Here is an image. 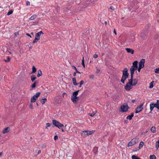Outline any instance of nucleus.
<instances>
[{"mask_svg": "<svg viewBox=\"0 0 159 159\" xmlns=\"http://www.w3.org/2000/svg\"><path fill=\"white\" fill-rule=\"evenodd\" d=\"M138 63V61H135L133 62L132 66L130 69L131 77H132V78L133 77V74L134 71L137 69Z\"/></svg>", "mask_w": 159, "mask_h": 159, "instance_id": "f257e3e1", "label": "nucleus"}, {"mask_svg": "<svg viewBox=\"0 0 159 159\" xmlns=\"http://www.w3.org/2000/svg\"><path fill=\"white\" fill-rule=\"evenodd\" d=\"M129 74L128 73V70L127 68H125L123 71V75L121 80V82L123 84L125 83V80L128 78Z\"/></svg>", "mask_w": 159, "mask_h": 159, "instance_id": "f03ea898", "label": "nucleus"}, {"mask_svg": "<svg viewBox=\"0 0 159 159\" xmlns=\"http://www.w3.org/2000/svg\"><path fill=\"white\" fill-rule=\"evenodd\" d=\"M129 81L127 83L132 86L136 85L137 83V80L135 79H133V77H131V79L129 80Z\"/></svg>", "mask_w": 159, "mask_h": 159, "instance_id": "7ed1b4c3", "label": "nucleus"}, {"mask_svg": "<svg viewBox=\"0 0 159 159\" xmlns=\"http://www.w3.org/2000/svg\"><path fill=\"white\" fill-rule=\"evenodd\" d=\"M40 94V92H38L34 95L31 98V102H35L37 98L39 96Z\"/></svg>", "mask_w": 159, "mask_h": 159, "instance_id": "20e7f679", "label": "nucleus"}, {"mask_svg": "<svg viewBox=\"0 0 159 159\" xmlns=\"http://www.w3.org/2000/svg\"><path fill=\"white\" fill-rule=\"evenodd\" d=\"M137 139L134 138L132 139L128 144V146H132L136 143Z\"/></svg>", "mask_w": 159, "mask_h": 159, "instance_id": "39448f33", "label": "nucleus"}, {"mask_svg": "<svg viewBox=\"0 0 159 159\" xmlns=\"http://www.w3.org/2000/svg\"><path fill=\"white\" fill-rule=\"evenodd\" d=\"M145 60L144 59H141L139 63V67L141 68H143L144 66V63H145Z\"/></svg>", "mask_w": 159, "mask_h": 159, "instance_id": "423d86ee", "label": "nucleus"}, {"mask_svg": "<svg viewBox=\"0 0 159 159\" xmlns=\"http://www.w3.org/2000/svg\"><path fill=\"white\" fill-rule=\"evenodd\" d=\"M43 33L42 31L37 33L35 35V38L37 39L38 40L40 39V37L41 34H43Z\"/></svg>", "mask_w": 159, "mask_h": 159, "instance_id": "0eeeda50", "label": "nucleus"}, {"mask_svg": "<svg viewBox=\"0 0 159 159\" xmlns=\"http://www.w3.org/2000/svg\"><path fill=\"white\" fill-rule=\"evenodd\" d=\"M125 49L128 53H131L132 54H133L134 53V50L131 48H125Z\"/></svg>", "mask_w": 159, "mask_h": 159, "instance_id": "6e6552de", "label": "nucleus"}, {"mask_svg": "<svg viewBox=\"0 0 159 159\" xmlns=\"http://www.w3.org/2000/svg\"><path fill=\"white\" fill-rule=\"evenodd\" d=\"M71 100L74 103H76L78 100V97H71Z\"/></svg>", "mask_w": 159, "mask_h": 159, "instance_id": "1a4fd4ad", "label": "nucleus"}, {"mask_svg": "<svg viewBox=\"0 0 159 159\" xmlns=\"http://www.w3.org/2000/svg\"><path fill=\"white\" fill-rule=\"evenodd\" d=\"M132 88V87L128 83L125 86V89L127 91H129Z\"/></svg>", "mask_w": 159, "mask_h": 159, "instance_id": "9d476101", "label": "nucleus"}, {"mask_svg": "<svg viewBox=\"0 0 159 159\" xmlns=\"http://www.w3.org/2000/svg\"><path fill=\"white\" fill-rule=\"evenodd\" d=\"M10 130V128L9 127H7L4 129L2 132L3 134H5L9 132Z\"/></svg>", "mask_w": 159, "mask_h": 159, "instance_id": "9b49d317", "label": "nucleus"}, {"mask_svg": "<svg viewBox=\"0 0 159 159\" xmlns=\"http://www.w3.org/2000/svg\"><path fill=\"white\" fill-rule=\"evenodd\" d=\"M52 123L53 125H55L56 127H57L59 124L60 122L55 120H52Z\"/></svg>", "mask_w": 159, "mask_h": 159, "instance_id": "f8f14e48", "label": "nucleus"}, {"mask_svg": "<svg viewBox=\"0 0 159 159\" xmlns=\"http://www.w3.org/2000/svg\"><path fill=\"white\" fill-rule=\"evenodd\" d=\"M155 107L159 109V100H157L156 103H154Z\"/></svg>", "mask_w": 159, "mask_h": 159, "instance_id": "ddd939ff", "label": "nucleus"}, {"mask_svg": "<svg viewBox=\"0 0 159 159\" xmlns=\"http://www.w3.org/2000/svg\"><path fill=\"white\" fill-rule=\"evenodd\" d=\"M79 91V90H78L72 93V96L71 97H78L77 96L78 94Z\"/></svg>", "mask_w": 159, "mask_h": 159, "instance_id": "4468645a", "label": "nucleus"}, {"mask_svg": "<svg viewBox=\"0 0 159 159\" xmlns=\"http://www.w3.org/2000/svg\"><path fill=\"white\" fill-rule=\"evenodd\" d=\"M97 112V111L96 110L95 111L92 112V113L90 112L88 113V115L91 116L93 117Z\"/></svg>", "mask_w": 159, "mask_h": 159, "instance_id": "2eb2a0df", "label": "nucleus"}, {"mask_svg": "<svg viewBox=\"0 0 159 159\" xmlns=\"http://www.w3.org/2000/svg\"><path fill=\"white\" fill-rule=\"evenodd\" d=\"M128 108L127 105L125 104L121 106L120 109H128Z\"/></svg>", "mask_w": 159, "mask_h": 159, "instance_id": "dca6fc26", "label": "nucleus"}, {"mask_svg": "<svg viewBox=\"0 0 159 159\" xmlns=\"http://www.w3.org/2000/svg\"><path fill=\"white\" fill-rule=\"evenodd\" d=\"M134 113H132L131 115H129L128 116H127L126 117V119H129V120H131L132 118V117H133V116H134Z\"/></svg>", "mask_w": 159, "mask_h": 159, "instance_id": "f3484780", "label": "nucleus"}, {"mask_svg": "<svg viewBox=\"0 0 159 159\" xmlns=\"http://www.w3.org/2000/svg\"><path fill=\"white\" fill-rule=\"evenodd\" d=\"M98 148L97 147H95L93 148V151L95 154H97L98 152Z\"/></svg>", "mask_w": 159, "mask_h": 159, "instance_id": "a211bd4d", "label": "nucleus"}, {"mask_svg": "<svg viewBox=\"0 0 159 159\" xmlns=\"http://www.w3.org/2000/svg\"><path fill=\"white\" fill-rule=\"evenodd\" d=\"M88 134L87 130L84 131L81 134L82 136H83L84 137H85Z\"/></svg>", "mask_w": 159, "mask_h": 159, "instance_id": "6ab92c4d", "label": "nucleus"}, {"mask_svg": "<svg viewBox=\"0 0 159 159\" xmlns=\"http://www.w3.org/2000/svg\"><path fill=\"white\" fill-rule=\"evenodd\" d=\"M72 80L73 82V84L74 85H78V84L76 83V80L75 78H73L72 79Z\"/></svg>", "mask_w": 159, "mask_h": 159, "instance_id": "aec40b11", "label": "nucleus"}, {"mask_svg": "<svg viewBox=\"0 0 159 159\" xmlns=\"http://www.w3.org/2000/svg\"><path fill=\"white\" fill-rule=\"evenodd\" d=\"M152 132L155 133L156 132V128L154 126L152 127L151 129Z\"/></svg>", "mask_w": 159, "mask_h": 159, "instance_id": "412c9836", "label": "nucleus"}, {"mask_svg": "<svg viewBox=\"0 0 159 159\" xmlns=\"http://www.w3.org/2000/svg\"><path fill=\"white\" fill-rule=\"evenodd\" d=\"M87 136L91 135L94 132V130H92V131H89V130H87Z\"/></svg>", "mask_w": 159, "mask_h": 159, "instance_id": "4be33fe9", "label": "nucleus"}, {"mask_svg": "<svg viewBox=\"0 0 159 159\" xmlns=\"http://www.w3.org/2000/svg\"><path fill=\"white\" fill-rule=\"evenodd\" d=\"M47 101V99L46 98L42 99L41 100V102L42 104H44L45 102Z\"/></svg>", "mask_w": 159, "mask_h": 159, "instance_id": "5701e85b", "label": "nucleus"}, {"mask_svg": "<svg viewBox=\"0 0 159 159\" xmlns=\"http://www.w3.org/2000/svg\"><path fill=\"white\" fill-rule=\"evenodd\" d=\"M150 109H153L155 107H154L155 106H154V103H153V102L151 103L150 104Z\"/></svg>", "mask_w": 159, "mask_h": 159, "instance_id": "b1692460", "label": "nucleus"}, {"mask_svg": "<svg viewBox=\"0 0 159 159\" xmlns=\"http://www.w3.org/2000/svg\"><path fill=\"white\" fill-rule=\"evenodd\" d=\"M37 17V16L35 15H34L31 16L30 18V20H33L36 18Z\"/></svg>", "mask_w": 159, "mask_h": 159, "instance_id": "393cba45", "label": "nucleus"}, {"mask_svg": "<svg viewBox=\"0 0 159 159\" xmlns=\"http://www.w3.org/2000/svg\"><path fill=\"white\" fill-rule=\"evenodd\" d=\"M143 141H141L139 144V149H140L141 148H142L143 145Z\"/></svg>", "mask_w": 159, "mask_h": 159, "instance_id": "a878e982", "label": "nucleus"}, {"mask_svg": "<svg viewBox=\"0 0 159 159\" xmlns=\"http://www.w3.org/2000/svg\"><path fill=\"white\" fill-rule=\"evenodd\" d=\"M131 158L132 159H141L140 158L136 156L135 155L132 156Z\"/></svg>", "mask_w": 159, "mask_h": 159, "instance_id": "bb28decb", "label": "nucleus"}, {"mask_svg": "<svg viewBox=\"0 0 159 159\" xmlns=\"http://www.w3.org/2000/svg\"><path fill=\"white\" fill-rule=\"evenodd\" d=\"M64 127V125L61 123H60L57 126V127L60 129H61V128L62 127Z\"/></svg>", "mask_w": 159, "mask_h": 159, "instance_id": "cd10ccee", "label": "nucleus"}, {"mask_svg": "<svg viewBox=\"0 0 159 159\" xmlns=\"http://www.w3.org/2000/svg\"><path fill=\"white\" fill-rule=\"evenodd\" d=\"M38 74L37 75V76L38 77H39L40 76H41L42 75V72L40 70H38Z\"/></svg>", "mask_w": 159, "mask_h": 159, "instance_id": "c85d7f7f", "label": "nucleus"}, {"mask_svg": "<svg viewBox=\"0 0 159 159\" xmlns=\"http://www.w3.org/2000/svg\"><path fill=\"white\" fill-rule=\"evenodd\" d=\"M36 79V77L34 75H33L31 77V81L33 82Z\"/></svg>", "mask_w": 159, "mask_h": 159, "instance_id": "c756f323", "label": "nucleus"}, {"mask_svg": "<svg viewBox=\"0 0 159 159\" xmlns=\"http://www.w3.org/2000/svg\"><path fill=\"white\" fill-rule=\"evenodd\" d=\"M32 71L31 73H34L36 71V69L34 66H33L32 68Z\"/></svg>", "mask_w": 159, "mask_h": 159, "instance_id": "7c9ffc66", "label": "nucleus"}, {"mask_svg": "<svg viewBox=\"0 0 159 159\" xmlns=\"http://www.w3.org/2000/svg\"><path fill=\"white\" fill-rule=\"evenodd\" d=\"M143 104H141L139 106H138L136 108V109H143Z\"/></svg>", "mask_w": 159, "mask_h": 159, "instance_id": "2f4dec72", "label": "nucleus"}, {"mask_svg": "<svg viewBox=\"0 0 159 159\" xmlns=\"http://www.w3.org/2000/svg\"><path fill=\"white\" fill-rule=\"evenodd\" d=\"M155 147H156V148H157V149H158V148L159 147V142H158L157 141L156 142Z\"/></svg>", "mask_w": 159, "mask_h": 159, "instance_id": "473e14b6", "label": "nucleus"}, {"mask_svg": "<svg viewBox=\"0 0 159 159\" xmlns=\"http://www.w3.org/2000/svg\"><path fill=\"white\" fill-rule=\"evenodd\" d=\"M154 81H152L150 84V86H149V88H152L153 87V84L154 83Z\"/></svg>", "mask_w": 159, "mask_h": 159, "instance_id": "72a5a7b5", "label": "nucleus"}, {"mask_svg": "<svg viewBox=\"0 0 159 159\" xmlns=\"http://www.w3.org/2000/svg\"><path fill=\"white\" fill-rule=\"evenodd\" d=\"M149 158L150 159H156V157L154 155H151Z\"/></svg>", "mask_w": 159, "mask_h": 159, "instance_id": "f704fd0d", "label": "nucleus"}, {"mask_svg": "<svg viewBox=\"0 0 159 159\" xmlns=\"http://www.w3.org/2000/svg\"><path fill=\"white\" fill-rule=\"evenodd\" d=\"M154 72L156 73H159V67L156 68L154 70Z\"/></svg>", "mask_w": 159, "mask_h": 159, "instance_id": "c9c22d12", "label": "nucleus"}, {"mask_svg": "<svg viewBox=\"0 0 159 159\" xmlns=\"http://www.w3.org/2000/svg\"><path fill=\"white\" fill-rule=\"evenodd\" d=\"M7 60H4V61L6 62H9L10 61V58L8 56L7 57Z\"/></svg>", "mask_w": 159, "mask_h": 159, "instance_id": "e433bc0d", "label": "nucleus"}, {"mask_svg": "<svg viewBox=\"0 0 159 159\" xmlns=\"http://www.w3.org/2000/svg\"><path fill=\"white\" fill-rule=\"evenodd\" d=\"M82 64V65H83V66L84 68H85V65H84V57H83Z\"/></svg>", "mask_w": 159, "mask_h": 159, "instance_id": "4c0bfd02", "label": "nucleus"}, {"mask_svg": "<svg viewBox=\"0 0 159 159\" xmlns=\"http://www.w3.org/2000/svg\"><path fill=\"white\" fill-rule=\"evenodd\" d=\"M13 11L11 10H10V11H9L7 13V15L9 16V15L13 13Z\"/></svg>", "mask_w": 159, "mask_h": 159, "instance_id": "58836bf2", "label": "nucleus"}, {"mask_svg": "<svg viewBox=\"0 0 159 159\" xmlns=\"http://www.w3.org/2000/svg\"><path fill=\"white\" fill-rule=\"evenodd\" d=\"M51 124L50 123H47L46 124V126L45 128L47 129L48 127L50 126Z\"/></svg>", "mask_w": 159, "mask_h": 159, "instance_id": "ea45409f", "label": "nucleus"}, {"mask_svg": "<svg viewBox=\"0 0 159 159\" xmlns=\"http://www.w3.org/2000/svg\"><path fill=\"white\" fill-rule=\"evenodd\" d=\"M38 40L37 39L35 38V39L33 41V43H35L37 42Z\"/></svg>", "mask_w": 159, "mask_h": 159, "instance_id": "a19ab883", "label": "nucleus"}, {"mask_svg": "<svg viewBox=\"0 0 159 159\" xmlns=\"http://www.w3.org/2000/svg\"><path fill=\"white\" fill-rule=\"evenodd\" d=\"M94 75H89V78L91 79H94Z\"/></svg>", "mask_w": 159, "mask_h": 159, "instance_id": "79ce46f5", "label": "nucleus"}, {"mask_svg": "<svg viewBox=\"0 0 159 159\" xmlns=\"http://www.w3.org/2000/svg\"><path fill=\"white\" fill-rule=\"evenodd\" d=\"M109 9L111 10L112 11H114L115 10V8L112 6H111L109 8Z\"/></svg>", "mask_w": 159, "mask_h": 159, "instance_id": "37998d69", "label": "nucleus"}, {"mask_svg": "<svg viewBox=\"0 0 159 159\" xmlns=\"http://www.w3.org/2000/svg\"><path fill=\"white\" fill-rule=\"evenodd\" d=\"M36 86V83H34L31 86V87L32 88H35Z\"/></svg>", "mask_w": 159, "mask_h": 159, "instance_id": "c03bdc74", "label": "nucleus"}, {"mask_svg": "<svg viewBox=\"0 0 159 159\" xmlns=\"http://www.w3.org/2000/svg\"><path fill=\"white\" fill-rule=\"evenodd\" d=\"M84 84V81L83 80H81L79 83L80 84L82 85Z\"/></svg>", "mask_w": 159, "mask_h": 159, "instance_id": "a18cd8bd", "label": "nucleus"}, {"mask_svg": "<svg viewBox=\"0 0 159 159\" xmlns=\"http://www.w3.org/2000/svg\"><path fill=\"white\" fill-rule=\"evenodd\" d=\"M58 136H57V135H56L54 137V140H56L58 139Z\"/></svg>", "mask_w": 159, "mask_h": 159, "instance_id": "49530a36", "label": "nucleus"}, {"mask_svg": "<svg viewBox=\"0 0 159 159\" xmlns=\"http://www.w3.org/2000/svg\"><path fill=\"white\" fill-rule=\"evenodd\" d=\"M93 57L94 58H96L98 57V55L97 54H94L93 56Z\"/></svg>", "mask_w": 159, "mask_h": 159, "instance_id": "de8ad7c7", "label": "nucleus"}, {"mask_svg": "<svg viewBox=\"0 0 159 159\" xmlns=\"http://www.w3.org/2000/svg\"><path fill=\"white\" fill-rule=\"evenodd\" d=\"M72 69H74L75 70H77V69L76 67L74 66H72Z\"/></svg>", "mask_w": 159, "mask_h": 159, "instance_id": "09e8293b", "label": "nucleus"}, {"mask_svg": "<svg viewBox=\"0 0 159 159\" xmlns=\"http://www.w3.org/2000/svg\"><path fill=\"white\" fill-rule=\"evenodd\" d=\"M128 110H120V111L122 112H126Z\"/></svg>", "mask_w": 159, "mask_h": 159, "instance_id": "8fccbe9b", "label": "nucleus"}, {"mask_svg": "<svg viewBox=\"0 0 159 159\" xmlns=\"http://www.w3.org/2000/svg\"><path fill=\"white\" fill-rule=\"evenodd\" d=\"M142 68L139 67L138 68H137V69H138V72H140V70L141 69H142Z\"/></svg>", "mask_w": 159, "mask_h": 159, "instance_id": "3c124183", "label": "nucleus"}, {"mask_svg": "<svg viewBox=\"0 0 159 159\" xmlns=\"http://www.w3.org/2000/svg\"><path fill=\"white\" fill-rule=\"evenodd\" d=\"M135 113H138L140 112L142 110H135Z\"/></svg>", "mask_w": 159, "mask_h": 159, "instance_id": "603ef678", "label": "nucleus"}, {"mask_svg": "<svg viewBox=\"0 0 159 159\" xmlns=\"http://www.w3.org/2000/svg\"><path fill=\"white\" fill-rule=\"evenodd\" d=\"M26 35H27V36H29L31 38H32V37L28 33H26Z\"/></svg>", "mask_w": 159, "mask_h": 159, "instance_id": "864d4df0", "label": "nucleus"}, {"mask_svg": "<svg viewBox=\"0 0 159 159\" xmlns=\"http://www.w3.org/2000/svg\"><path fill=\"white\" fill-rule=\"evenodd\" d=\"M27 3V5H30V2H27L26 3Z\"/></svg>", "mask_w": 159, "mask_h": 159, "instance_id": "5fc2aeb1", "label": "nucleus"}, {"mask_svg": "<svg viewBox=\"0 0 159 159\" xmlns=\"http://www.w3.org/2000/svg\"><path fill=\"white\" fill-rule=\"evenodd\" d=\"M76 73H77V72H76H76H74V73H73V75H74V76H75V75H76Z\"/></svg>", "mask_w": 159, "mask_h": 159, "instance_id": "6e6d98bb", "label": "nucleus"}, {"mask_svg": "<svg viewBox=\"0 0 159 159\" xmlns=\"http://www.w3.org/2000/svg\"><path fill=\"white\" fill-rule=\"evenodd\" d=\"M139 149V148L138 149H135L133 151L134 152H136L137 151H138Z\"/></svg>", "mask_w": 159, "mask_h": 159, "instance_id": "4d7b16f0", "label": "nucleus"}, {"mask_svg": "<svg viewBox=\"0 0 159 159\" xmlns=\"http://www.w3.org/2000/svg\"><path fill=\"white\" fill-rule=\"evenodd\" d=\"M41 151L40 150H39L38 151V154H39L41 153Z\"/></svg>", "mask_w": 159, "mask_h": 159, "instance_id": "13d9d810", "label": "nucleus"}, {"mask_svg": "<svg viewBox=\"0 0 159 159\" xmlns=\"http://www.w3.org/2000/svg\"><path fill=\"white\" fill-rule=\"evenodd\" d=\"M135 101V100H132V102L133 103H134Z\"/></svg>", "mask_w": 159, "mask_h": 159, "instance_id": "bf43d9fd", "label": "nucleus"}, {"mask_svg": "<svg viewBox=\"0 0 159 159\" xmlns=\"http://www.w3.org/2000/svg\"><path fill=\"white\" fill-rule=\"evenodd\" d=\"M77 73H79V74H80V72L79 71H78L77 70H76Z\"/></svg>", "mask_w": 159, "mask_h": 159, "instance_id": "052dcab7", "label": "nucleus"}, {"mask_svg": "<svg viewBox=\"0 0 159 159\" xmlns=\"http://www.w3.org/2000/svg\"><path fill=\"white\" fill-rule=\"evenodd\" d=\"M61 130H62V132H65V131H64V129H63L61 128Z\"/></svg>", "mask_w": 159, "mask_h": 159, "instance_id": "680f3d73", "label": "nucleus"}, {"mask_svg": "<svg viewBox=\"0 0 159 159\" xmlns=\"http://www.w3.org/2000/svg\"><path fill=\"white\" fill-rule=\"evenodd\" d=\"M2 154V152H0V156H1Z\"/></svg>", "mask_w": 159, "mask_h": 159, "instance_id": "e2e57ef3", "label": "nucleus"}, {"mask_svg": "<svg viewBox=\"0 0 159 159\" xmlns=\"http://www.w3.org/2000/svg\"><path fill=\"white\" fill-rule=\"evenodd\" d=\"M46 147V146L44 145V146H43L42 147L43 148H45Z\"/></svg>", "mask_w": 159, "mask_h": 159, "instance_id": "0e129e2a", "label": "nucleus"}, {"mask_svg": "<svg viewBox=\"0 0 159 159\" xmlns=\"http://www.w3.org/2000/svg\"><path fill=\"white\" fill-rule=\"evenodd\" d=\"M114 33L115 34H116V31L115 30H114Z\"/></svg>", "mask_w": 159, "mask_h": 159, "instance_id": "69168bd1", "label": "nucleus"}, {"mask_svg": "<svg viewBox=\"0 0 159 159\" xmlns=\"http://www.w3.org/2000/svg\"><path fill=\"white\" fill-rule=\"evenodd\" d=\"M125 123H127V120H125Z\"/></svg>", "mask_w": 159, "mask_h": 159, "instance_id": "338daca9", "label": "nucleus"}, {"mask_svg": "<svg viewBox=\"0 0 159 159\" xmlns=\"http://www.w3.org/2000/svg\"><path fill=\"white\" fill-rule=\"evenodd\" d=\"M81 85L80 84L79 86V87H81Z\"/></svg>", "mask_w": 159, "mask_h": 159, "instance_id": "774afa93", "label": "nucleus"}]
</instances>
